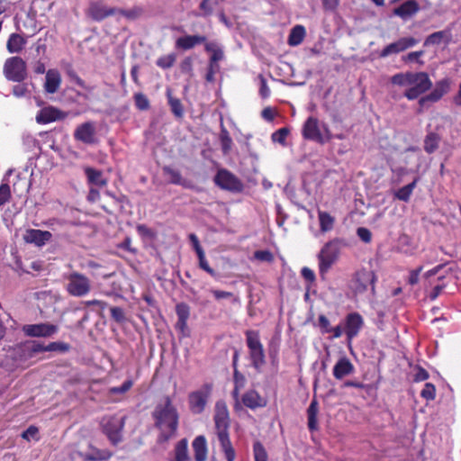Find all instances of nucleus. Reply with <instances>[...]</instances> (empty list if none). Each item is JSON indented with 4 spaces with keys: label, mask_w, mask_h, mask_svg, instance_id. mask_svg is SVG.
<instances>
[{
    "label": "nucleus",
    "mask_w": 461,
    "mask_h": 461,
    "mask_svg": "<svg viewBox=\"0 0 461 461\" xmlns=\"http://www.w3.org/2000/svg\"><path fill=\"white\" fill-rule=\"evenodd\" d=\"M154 426L159 430V441L167 442L176 436L179 425V413L169 395L155 406L152 413Z\"/></svg>",
    "instance_id": "nucleus-1"
},
{
    "label": "nucleus",
    "mask_w": 461,
    "mask_h": 461,
    "mask_svg": "<svg viewBox=\"0 0 461 461\" xmlns=\"http://www.w3.org/2000/svg\"><path fill=\"white\" fill-rule=\"evenodd\" d=\"M213 422L214 433L220 443L221 450L223 453L226 461H235L236 451L230 438V411L223 400H219L215 402Z\"/></svg>",
    "instance_id": "nucleus-2"
},
{
    "label": "nucleus",
    "mask_w": 461,
    "mask_h": 461,
    "mask_svg": "<svg viewBox=\"0 0 461 461\" xmlns=\"http://www.w3.org/2000/svg\"><path fill=\"white\" fill-rule=\"evenodd\" d=\"M347 245L344 239L334 238L322 246L317 255L319 273L322 278L339 260L342 249Z\"/></svg>",
    "instance_id": "nucleus-3"
},
{
    "label": "nucleus",
    "mask_w": 461,
    "mask_h": 461,
    "mask_svg": "<svg viewBox=\"0 0 461 461\" xmlns=\"http://www.w3.org/2000/svg\"><path fill=\"white\" fill-rule=\"evenodd\" d=\"M245 337L251 366L257 371H260L266 364V354L259 331L248 330L245 331Z\"/></svg>",
    "instance_id": "nucleus-4"
},
{
    "label": "nucleus",
    "mask_w": 461,
    "mask_h": 461,
    "mask_svg": "<svg viewBox=\"0 0 461 461\" xmlns=\"http://www.w3.org/2000/svg\"><path fill=\"white\" fill-rule=\"evenodd\" d=\"M213 182L221 190L233 194H240L244 190L243 182L236 175L226 168L218 169L213 177Z\"/></svg>",
    "instance_id": "nucleus-5"
},
{
    "label": "nucleus",
    "mask_w": 461,
    "mask_h": 461,
    "mask_svg": "<svg viewBox=\"0 0 461 461\" xmlns=\"http://www.w3.org/2000/svg\"><path fill=\"white\" fill-rule=\"evenodd\" d=\"M410 87L404 92L409 100H415L432 86V82L426 72H411Z\"/></svg>",
    "instance_id": "nucleus-6"
},
{
    "label": "nucleus",
    "mask_w": 461,
    "mask_h": 461,
    "mask_svg": "<svg viewBox=\"0 0 461 461\" xmlns=\"http://www.w3.org/2000/svg\"><path fill=\"white\" fill-rule=\"evenodd\" d=\"M3 73L9 81L23 82L27 77L26 63L18 56L8 58L5 61Z\"/></svg>",
    "instance_id": "nucleus-7"
},
{
    "label": "nucleus",
    "mask_w": 461,
    "mask_h": 461,
    "mask_svg": "<svg viewBox=\"0 0 461 461\" xmlns=\"http://www.w3.org/2000/svg\"><path fill=\"white\" fill-rule=\"evenodd\" d=\"M212 391V384L206 383L199 390L189 393L188 406L192 413L200 414L204 411Z\"/></svg>",
    "instance_id": "nucleus-8"
},
{
    "label": "nucleus",
    "mask_w": 461,
    "mask_h": 461,
    "mask_svg": "<svg viewBox=\"0 0 461 461\" xmlns=\"http://www.w3.org/2000/svg\"><path fill=\"white\" fill-rule=\"evenodd\" d=\"M91 290L90 280L78 272H73L68 276L67 291L70 295L83 297Z\"/></svg>",
    "instance_id": "nucleus-9"
},
{
    "label": "nucleus",
    "mask_w": 461,
    "mask_h": 461,
    "mask_svg": "<svg viewBox=\"0 0 461 461\" xmlns=\"http://www.w3.org/2000/svg\"><path fill=\"white\" fill-rule=\"evenodd\" d=\"M375 281L376 276L374 271L367 270L366 268L357 270L352 278L354 292L356 294H363L367 291L370 286L372 294H375Z\"/></svg>",
    "instance_id": "nucleus-10"
},
{
    "label": "nucleus",
    "mask_w": 461,
    "mask_h": 461,
    "mask_svg": "<svg viewBox=\"0 0 461 461\" xmlns=\"http://www.w3.org/2000/svg\"><path fill=\"white\" fill-rule=\"evenodd\" d=\"M22 330L27 337L50 338L58 332L59 327L49 322H41L23 325Z\"/></svg>",
    "instance_id": "nucleus-11"
},
{
    "label": "nucleus",
    "mask_w": 461,
    "mask_h": 461,
    "mask_svg": "<svg viewBox=\"0 0 461 461\" xmlns=\"http://www.w3.org/2000/svg\"><path fill=\"white\" fill-rule=\"evenodd\" d=\"M302 135L304 140H312L321 145L325 144V139L321 131L319 120L316 117L310 116L307 118L303 125Z\"/></svg>",
    "instance_id": "nucleus-12"
},
{
    "label": "nucleus",
    "mask_w": 461,
    "mask_h": 461,
    "mask_svg": "<svg viewBox=\"0 0 461 461\" xmlns=\"http://www.w3.org/2000/svg\"><path fill=\"white\" fill-rule=\"evenodd\" d=\"M417 43L418 40H416L413 37L400 38L398 41L385 46L382 50L380 57L385 58L391 54H397L399 52L406 50L409 48L415 46Z\"/></svg>",
    "instance_id": "nucleus-13"
},
{
    "label": "nucleus",
    "mask_w": 461,
    "mask_h": 461,
    "mask_svg": "<svg viewBox=\"0 0 461 461\" xmlns=\"http://www.w3.org/2000/svg\"><path fill=\"white\" fill-rule=\"evenodd\" d=\"M364 326L363 317L358 312H350L345 318L344 332L348 340L356 338Z\"/></svg>",
    "instance_id": "nucleus-14"
},
{
    "label": "nucleus",
    "mask_w": 461,
    "mask_h": 461,
    "mask_svg": "<svg viewBox=\"0 0 461 461\" xmlns=\"http://www.w3.org/2000/svg\"><path fill=\"white\" fill-rule=\"evenodd\" d=\"M450 87V82L447 78H444L436 83L435 88L427 95L422 96L419 100V104L424 106L426 103H436L446 95Z\"/></svg>",
    "instance_id": "nucleus-15"
},
{
    "label": "nucleus",
    "mask_w": 461,
    "mask_h": 461,
    "mask_svg": "<svg viewBox=\"0 0 461 461\" xmlns=\"http://www.w3.org/2000/svg\"><path fill=\"white\" fill-rule=\"evenodd\" d=\"M74 138L85 144H94L95 139V126L92 122L79 124L74 131Z\"/></svg>",
    "instance_id": "nucleus-16"
},
{
    "label": "nucleus",
    "mask_w": 461,
    "mask_h": 461,
    "mask_svg": "<svg viewBox=\"0 0 461 461\" xmlns=\"http://www.w3.org/2000/svg\"><path fill=\"white\" fill-rule=\"evenodd\" d=\"M176 313L177 315V321L175 328L182 337H187L189 334L187 321L190 316V307L185 303H180L176 305Z\"/></svg>",
    "instance_id": "nucleus-17"
},
{
    "label": "nucleus",
    "mask_w": 461,
    "mask_h": 461,
    "mask_svg": "<svg viewBox=\"0 0 461 461\" xmlns=\"http://www.w3.org/2000/svg\"><path fill=\"white\" fill-rule=\"evenodd\" d=\"M66 117L67 113L53 106H47L39 111L36 115V122L40 124H47L52 122L64 120Z\"/></svg>",
    "instance_id": "nucleus-18"
},
{
    "label": "nucleus",
    "mask_w": 461,
    "mask_h": 461,
    "mask_svg": "<svg viewBox=\"0 0 461 461\" xmlns=\"http://www.w3.org/2000/svg\"><path fill=\"white\" fill-rule=\"evenodd\" d=\"M240 402L250 410L266 407L267 403V400L254 389H250L243 393L240 399Z\"/></svg>",
    "instance_id": "nucleus-19"
},
{
    "label": "nucleus",
    "mask_w": 461,
    "mask_h": 461,
    "mask_svg": "<svg viewBox=\"0 0 461 461\" xmlns=\"http://www.w3.org/2000/svg\"><path fill=\"white\" fill-rule=\"evenodd\" d=\"M420 11V5L416 0H407L393 10V14L402 20H408Z\"/></svg>",
    "instance_id": "nucleus-20"
},
{
    "label": "nucleus",
    "mask_w": 461,
    "mask_h": 461,
    "mask_svg": "<svg viewBox=\"0 0 461 461\" xmlns=\"http://www.w3.org/2000/svg\"><path fill=\"white\" fill-rule=\"evenodd\" d=\"M206 41L207 38L204 35H185L176 39L175 47L177 50H189L196 45L204 43Z\"/></svg>",
    "instance_id": "nucleus-21"
},
{
    "label": "nucleus",
    "mask_w": 461,
    "mask_h": 461,
    "mask_svg": "<svg viewBox=\"0 0 461 461\" xmlns=\"http://www.w3.org/2000/svg\"><path fill=\"white\" fill-rule=\"evenodd\" d=\"M51 237V233L48 230L30 229L26 230L24 240L27 243H33L38 247H41L48 242Z\"/></svg>",
    "instance_id": "nucleus-22"
},
{
    "label": "nucleus",
    "mask_w": 461,
    "mask_h": 461,
    "mask_svg": "<svg viewBox=\"0 0 461 461\" xmlns=\"http://www.w3.org/2000/svg\"><path fill=\"white\" fill-rule=\"evenodd\" d=\"M246 382H247V380H246L245 375L242 373H240L239 370H234V372H233L234 387L231 392V396H232L233 400L235 401L233 408L236 411L242 408L240 405V392L241 389H243L245 387Z\"/></svg>",
    "instance_id": "nucleus-23"
},
{
    "label": "nucleus",
    "mask_w": 461,
    "mask_h": 461,
    "mask_svg": "<svg viewBox=\"0 0 461 461\" xmlns=\"http://www.w3.org/2000/svg\"><path fill=\"white\" fill-rule=\"evenodd\" d=\"M355 370L353 364L347 357H340L333 367V375L340 380L345 376L351 375Z\"/></svg>",
    "instance_id": "nucleus-24"
},
{
    "label": "nucleus",
    "mask_w": 461,
    "mask_h": 461,
    "mask_svg": "<svg viewBox=\"0 0 461 461\" xmlns=\"http://www.w3.org/2000/svg\"><path fill=\"white\" fill-rule=\"evenodd\" d=\"M113 8H108L100 2L92 3L88 8V15L95 21L104 20L107 16L113 15Z\"/></svg>",
    "instance_id": "nucleus-25"
},
{
    "label": "nucleus",
    "mask_w": 461,
    "mask_h": 461,
    "mask_svg": "<svg viewBox=\"0 0 461 461\" xmlns=\"http://www.w3.org/2000/svg\"><path fill=\"white\" fill-rule=\"evenodd\" d=\"M163 175L167 177V181L173 185H178L185 188H191L192 185L189 181L184 179L179 170L175 169L169 166H165L162 168Z\"/></svg>",
    "instance_id": "nucleus-26"
},
{
    "label": "nucleus",
    "mask_w": 461,
    "mask_h": 461,
    "mask_svg": "<svg viewBox=\"0 0 461 461\" xmlns=\"http://www.w3.org/2000/svg\"><path fill=\"white\" fill-rule=\"evenodd\" d=\"M194 456L195 461H206L207 458V443L204 436H197L192 443Z\"/></svg>",
    "instance_id": "nucleus-27"
},
{
    "label": "nucleus",
    "mask_w": 461,
    "mask_h": 461,
    "mask_svg": "<svg viewBox=\"0 0 461 461\" xmlns=\"http://www.w3.org/2000/svg\"><path fill=\"white\" fill-rule=\"evenodd\" d=\"M61 77L58 70L50 69L46 73V80L44 84V89L49 94L56 93L60 86Z\"/></svg>",
    "instance_id": "nucleus-28"
},
{
    "label": "nucleus",
    "mask_w": 461,
    "mask_h": 461,
    "mask_svg": "<svg viewBox=\"0 0 461 461\" xmlns=\"http://www.w3.org/2000/svg\"><path fill=\"white\" fill-rule=\"evenodd\" d=\"M319 412V402L315 397L312 400L308 409H307V418H308V429L310 431H315L319 429L318 427V416Z\"/></svg>",
    "instance_id": "nucleus-29"
},
{
    "label": "nucleus",
    "mask_w": 461,
    "mask_h": 461,
    "mask_svg": "<svg viewBox=\"0 0 461 461\" xmlns=\"http://www.w3.org/2000/svg\"><path fill=\"white\" fill-rule=\"evenodd\" d=\"M188 454V441L186 438L179 440L174 447V458L170 461H190Z\"/></svg>",
    "instance_id": "nucleus-30"
},
{
    "label": "nucleus",
    "mask_w": 461,
    "mask_h": 461,
    "mask_svg": "<svg viewBox=\"0 0 461 461\" xmlns=\"http://www.w3.org/2000/svg\"><path fill=\"white\" fill-rule=\"evenodd\" d=\"M26 44V40L18 33H12L6 42V49L9 53H19Z\"/></svg>",
    "instance_id": "nucleus-31"
},
{
    "label": "nucleus",
    "mask_w": 461,
    "mask_h": 461,
    "mask_svg": "<svg viewBox=\"0 0 461 461\" xmlns=\"http://www.w3.org/2000/svg\"><path fill=\"white\" fill-rule=\"evenodd\" d=\"M441 140V137L438 133L430 131L429 132L424 139L423 141V149L426 153L432 154L434 153L439 146V142Z\"/></svg>",
    "instance_id": "nucleus-32"
},
{
    "label": "nucleus",
    "mask_w": 461,
    "mask_h": 461,
    "mask_svg": "<svg viewBox=\"0 0 461 461\" xmlns=\"http://www.w3.org/2000/svg\"><path fill=\"white\" fill-rule=\"evenodd\" d=\"M305 35L306 31L304 26L300 24L295 25L289 33L287 42L290 46H298L303 41Z\"/></svg>",
    "instance_id": "nucleus-33"
},
{
    "label": "nucleus",
    "mask_w": 461,
    "mask_h": 461,
    "mask_svg": "<svg viewBox=\"0 0 461 461\" xmlns=\"http://www.w3.org/2000/svg\"><path fill=\"white\" fill-rule=\"evenodd\" d=\"M318 218L320 223V230L322 233L329 232L333 229L335 218L329 212L319 210Z\"/></svg>",
    "instance_id": "nucleus-34"
},
{
    "label": "nucleus",
    "mask_w": 461,
    "mask_h": 461,
    "mask_svg": "<svg viewBox=\"0 0 461 461\" xmlns=\"http://www.w3.org/2000/svg\"><path fill=\"white\" fill-rule=\"evenodd\" d=\"M101 426L111 443L115 445V419L113 417H104L101 421Z\"/></svg>",
    "instance_id": "nucleus-35"
},
{
    "label": "nucleus",
    "mask_w": 461,
    "mask_h": 461,
    "mask_svg": "<svg viewBox=\"0 0 461 461\" xmlns=\"http://www.w3.org/2000/svg\"><path fill=\"white\" fill-rule=\"evenodd\" d=\"M167 97L168 105L170 106V110L174 116L178 119L183 118L185 110L180 99L174 97L169 90L167 92Z\"/></svg>",
    "instance_id": "nucleus-36"
},
{
    "label": "nucleus",
    "mask_w": 461,
    "mask_h": 461,
    "mask_svg": "<svg viewBox=\"0 0 461 461\" xmlns=\"http://www.w3.org/2000/svg\"><path fill=\"white\" fill-rule=\"evenodd\" d=\"M417 179H414L411 183L399 188L394 193V197L402 202H408L412 194V192L417 185Z\"/></svg>",
    "instance_id": "nucleus-37"
},
{
    "label": "nucleus",
    "mask_w": 461,
    "mask_h": 461,
    "mask_svg": "<svg viewBox=\"0 0 461 461\" xmlns=\"http://www.w3.org/2000/svg\"><path fill=\"white\" fill-rule=\"evenodd\" d=\"M113 453L106 449L92 448L91 452L86 454L84 459L87 461H104L109 459Z\"/></svg>",
    "instance_id": "nucleus-38"
},
{
    "label": "nucleus",
    "mask_w": 461,
    "mask_h": 461,
    "mask_svg": "<svg viewBox=\"0 0 461 461\" xmlns=\"http://www.w3.org/2000/svg\"><path fill=\"white\" fill-rule=\"evenodd\" d=\"M85 172L87 176L88 182L90 184H93V185H95L98 186H103L105 185V181L103 178V175H102L101 171L96 170L92 167H86Z\"/></svg>",
    "instance_id": "nucleus-39"
},
{
    "label": "nucleus",
    "mask_w": 461,
    "mask_h": 461,
    "mask_svg": "<svg viewBox=\"0 0 461 461\" xmlns=\"http://www.w3.org/2000/svg\"><path fill=\"white\" fill-rule=\"evenodd\" d=\"M176 59V55L175 53L163 55L157 59L156 65L162 69H168L174 66Z\"/></svg>",
    "instance_id": "nucleus-40"
},
{
    "label": "nucleus",
    "mask_w": 461,
    "mask_h": 461,
    "mask_svg": "<svg viewBox=\"0 0 461 461\" xmlns=\"http://www.w3.org/2000/svg\"><path fill=\"white\" fill-rule=\"evenodd\" d=\"M253 454L255 461H268L267 452L260 441L254 442Z\"/></svg>",
    "instance_id": "nucleus-41"
},
{
    "label": "nucleus",
    "mask_w": 461,
    "mask_h": 461,
    "mask_svg": "<svg viewBox=\"0 0 461 461\" xmlns=\"http://www.w3.org/2000/svg\"><path fill=\"white\" fill-rule=\"evenodd\" d=\"M411 78V72L397 73L391 77V82L397 86H409Z\"/></svg>",
    "instance_id": "nucleus-42"
},
{
    "label": "nucleus",
    "mask_w": 461,
    "mask_h": 461,
    "mask_svg": "<svg viewBox=\"0 0 461 461\" xmlns=\"http://www.w3.org/2000/svg\"><path fill=\"white\" fill-rule=\"evenodd\" d=\"M290 131L286 127H283L276 131L271 135V140L274 142H277L282 145H285L286 138L289 135Z\"/></svg>",
    "instance_id": "nucleus-43"
},
{
    "label": "nucleus",
    "mask_w": 461,
    "mask_h": 461,
    "mask_svg": "<svg viewBox=\"0 0 461 461\" xmlns=\"http://www.w3.org/2000/svg\"><path fill=\"white\" fill-rule=\"evenodd\" d=\"M197 258L199 261V267L209 274L211 276L217 277L218 274L209 266L208 260L205 258L204 251L197 254Z\"/></svg>",
    "instance_id": "nucleus-44"
},
{
    "label": "nucleus",
    "mask_w": 461,
    "mask_h": 461,
    "mask_svg": "<svg viewBox=\"0 0 461 461\" xmlns=\"http://www.w3.org/2000/svg\"><path fill=\"white\" fill-rule=\"evenodd\" d=\"M70 345L63 341H54L46 345V351H56L60 353H66L69 351Z\"/></svg>",
    "instance_id": "nucleus-45"
},
{
    "label": "nucleus",
    "mask_w": 461,
    "mask_h": 461,
    "mask_svg": "<svg viewBox=\"0 0 461 461\" xmlns=\"http://www.w3.org/2000/svg\"><path fill=\"white\" fill-rule=\"evenodd\" d=\"M134 102L136 107L140 111H146L149 109V101L148 97L142 93H137L134 95Z\"/></svg>",
    "instance_id": "nucleus-46"
},
{
    "label": "nucleus",
    "mask_w": 461,
    "mask_h": 461,
    "mask_svg": "<svg viewBox=\"0 0 461 461\" xmlns=\"http://www.w3.org/2000/svg\"><path fill=\"white\" fill-rule=\"evenodd\" d=\"M420 396L427 400L432 401L436 397V387L431 383H426L423 389L420 392Z\"/></svg>",
    "instance_id": "nucleus-47"
},
{
    "label": "nucleus",
    "mask_w": 461,
    "mask_h": 461,
    "mask_svg": "<svg viewBox=\"0 0 461 461\" xmlns=\"http://www.w3.org/2000/svg\"><path fill=\"white\" fill-rule=\"evenodd\" d=\"M255 259L261 262L272 263L275 259L273 253L270 250H256L253 254Z\"/></svg>",
    "instance_id": "nucleus-48"
},
{
    "label": "nucleus",
    "mask_w": 461,
    "mask_h": 461,
    "mask_svg": "<svg viewBox=\"0 0 461 461\" xmlns=\"http://www.w3.org/2000/svg\"><path fill=\"white\" fill-rule=\"evenodd\" d=\"M181 73L193 76V59L191 57H185L179 65Z\"/></svg>",
    "instance_id": "nucleus-49"
},
{
    "label": "nucleus",
    "mask_w": 461,
    "mask_h": 461,
    "mask_svg": "<svg viewBox=\"0 0 461 461\" xmlns=\"http://www.w3.org/2000/svg\"><path fill=\"white\" fill-rule=\"evenodd\" d=\"M11 198V190L8 184L0 185V207L7 203Z\"/></svg>",
    "instance_id": "nucleus-50"
},
{
    "label": "nucleus",
    "mask_w": 461,
    "mask_h": 461,
    "mask_svg": "<svg viewBox=\"0 0 461 461\" xmlns=\"http://www.w3.org/2000/svg\"><path fill=\"white\" fill-rule=\"evenodd\" d=\"M443 37H444L443 32H433L426 38V40L424 41V45L429 46V45L439 44L441 42Z\"/></svg>",
    "instance_id": "nucleus-51"
},
{
    "label": "nucleus",
    "mask_w": 461,
    "mask_h": 461,
    "mask_svg": "<svg viewBox=\"0 0 461 461\" xmlns=\"http://www.w3.org/2000/svg\"><path fill=\"white\" fill-rule=\"evenodd\" d=\"M117 13L125 16L129 20H134L141 14L142 10L140 7H134L131 10H117Z\"/></svg>",
    "instance_id": "nucleus-52"
},
{
    "label": "nucleus",
    "mask_w": 461,
    "mask_h": 461,
    "mask_svg": "<svg viewBox=\"0 0 461 461\" xmlns=\"http://www.w3.org/2000/svg\"><path fill=\"white\" fill-rule=\"evenodd\" d=\"M357 235L365 243H369L372 240V233L367 228H365V227L357 228Z\"/></svg>",
    "instance_id": "nucleus-53"
},
{
    "label": "nucleus",
    "mask_w": 461,
    "mask_h": 461,
    "mask_svg": "<svg viewBox=\"0 0 461 461\" xmlns=\"http://www.w3.org/2000/svg\"><path fill=\"white\" fill-rule=\"evenodd\" d=\"M318 324L323 333L331 332V327H330V321L325 315H323V314L319 315Z\"/></svg>",
    "instance_id": "nucleus-54"
},
{
    "label": "nucleus",
    "mask_w": 461,
    "mask_h": 461,
    "mask_svg": "<svg viewBox=\"0 0 461 461\" xmlns=\"http://www.w3.org/2000/svg\"><path fill=\"white\" fill-rule=\"evenodd\" d=\"M259 95L262 98L266 99L270 95V89L267 86V79L262 75H259Z\"/></svg>",
    "instance_id": "nucleus-55"
},
{
    "label": "nucleus",
    "mask_w": 461,
    "mask_h": 461,
    "mask_svg": "<svg viewBox=\"0 0 461 461\" xmlns=\"http://www.w3.org/2000/svg\"><path fill=\"white\" fill-rule=\"evenodd\" d=\"M214 4V0H203L199 5V8L204 15H210L212 13Z\"/></svg>",
    "instance_id": "nucleus-56"
},
{
    "label": "nucleus",
    "mask_w": 461,
    "mask_h": 461,
    "mask_svg": "<svg viewBox=\"0 0 461 461\" xmlns=\"http://www.w3.org/2000/svg\"><path fill=\"white\" fill-rule=\"evenodd\" d=\"M31 355L46 352V346L39 341H32L28 347Z\"/></svg>",
    "instance_id": "nucleus-57"
},
{
    "label": "nucleus",
    "mask_w": 461,
    "mask_h": 461,
    "mask_svg": "<svg viewBox=\"0 0 461 461\" xmlns=\"http://www.w3.org/2000/svg\"><path fill=\"white\" fill-rule=\"evenodd\" d=\"M325 12H334L339 5V0H321Z\"/></svg>",
    "instance_id": "nucleus-58"
},
{
    "label": "nucleus",
    "mask_w": 461,
    "mask_h": 461,
    "mask_svg": "<svg viewBox=\"0 0 461 461\" xmlns=\"http://www.w3.org/2000/svg\"><path fill=\"white\" fill-rule=\"evenodd\" d=\"M222 59H223V51L221 50V49L219 48L212 53V56L210 58V61H209V65H211V67L218 68L217 62L221 60Z\"/></svg>",
    "instance_id": "nucleus-59"
},
{
    "label": "nucleus",
    "mask_w": 461,
    "mask_h": 461,
    "mask_svg": "<svg viewBox=\"0 0 461 461\" xmlns=\"http://www.w3.org/2000/svg\"><path fill=\"white\" fill-rule=\"evenodd\" d=\"M301 275L310 284H312L316 279L314 272L307 267L302 268Z\"/></svg>",
    "instance_id": "nucleus-60"
},
{
    "label": "nucleus",
    "mask_w": 461,
    "mask_h": 461,
    "mask_svg": "<svg viewBox=\"0 0 461 461\" xmlns=\"http://www.w3.org/2000/svg\"><path fill=\"white\" fill-rule=\"evenodd\" d=\"M221 140L222 150L224 153H227L230 149V146L232 143V140L227 131H224V134L221 135Z\"/></svg>",
    "instance_id": "nucleus-61"
},
{
    "label": "nucleus",
    "mask_w": 461,
    "mask_h": 461,
    "mask_svg": "<svg viewBox=\"0 0 461 461\" xmlns=\"http://www.w3.org/2000/svg\"><path fill=\"white\" fill-rule=\"evenodd\" d=\"M210 292L212 294L216 300L230 298L233 296L232 293L227 291L212 289Z\"/></svg>",
    "instance_id": "nucleus-62"
},
{
    "label": "nucleus",
    "mask_w": 461,
    "mask_h": 461,
    "mask_svg": "<svg viewBox=\"0 0 461 461\" xmlns=\"http://www.w3.org/2000/svg\"><path fill=\"white\" fill-rule=\"evenodd\" d=\"M189 240L191 241L196 255L203 252V249L200 245L199 240L194 233L189 234Z\"/></svg>",
    "instance_id": "nucleus-63"
},
{
    "label": "nucleus",
    "mask_w": 461,
    "mask_h": 461,
    "mask_svg": "<svg viewBox=\"0 0 461 461\" xmlns=\"http://www.w3.org/2000/svg\"><path fill=\"white\" fill-rule=\"evenodd\" d=\"M39 432V429L35 426H30L26 430H24L22 434V438L30 440L31 438L35 437Z\"/></svg>",
    "instance_id": "nucleus-64"
}]
</instances>
